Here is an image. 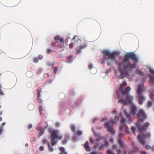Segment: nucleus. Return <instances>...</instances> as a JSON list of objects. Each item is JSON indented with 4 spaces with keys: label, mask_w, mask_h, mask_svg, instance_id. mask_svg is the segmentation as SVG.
I'll list each match as a JSON object with an SVG mask.
<instances>
[{
    "label": "nucleus",
    "mask_w": 154,
    "mask_h": 154,
    "mask_svg": "<svg viewBox=\"0 0 154 154\" xmlns=\"http://www.w3.org/2000/svg\"><path fill=\"white\" fill-rule=\"evenodd\" d=\"M25 146H28V144H25Z\"/></svg>",
    "instance_id": "52"
},
{
    "label": "nucleus",
    "mask_w": 154,
    "mask_h": 154,
    "mask_svg": "<svg viewBox=\"0 0 154 154\" xmlns=\"http://www.w3.org/2000/svg\"><path fill=\"white\" fill-rule=\"evenodd\" d=\"M38 58L39 59H42V58H43V56L42 55H39L38 56Z\"/></svg>",
    "instance_id": "30"
},
{
    "label": "nucleus",
    "mask_w": 154,
    "mask_h": 154,
    "mask_svg": "<svg viewBox=\"0 0 154 154\" xmlns=\"http://www.w3.org/2000/svg\"><path fill=\"white\" fill-rule=\"evenodd\" d=\"M78 42V41H77V43Z\"/></svg>",
    "instance_id": "60"
},
{
    "label": "nucleus",
    "mask_w": 154,
    "mask_h": 154,
    "mask_svg": "<svg viewBox=\"0 0 154 154\" xmlns=\"http://www.w3.org/2000/svg\"><path fill=\"white\" fill-rule=\"evenodd\" d=\"M131 91V88L129 87H128L127 88L125 89V90L123 92V93L124 94H126L128 92L130 91Z\"/></svg>",
    "instance_id": "13"
},
{
    "label": "nucleus",
    "mask_w": 154,
    "mask_h": 154,
    "mask_svg": "<svg viewBox=\"0 0 154 154\" xmlns=\"http://www.w3.org/2000/svg\"><path fill=\"white\" fill-rule=\"evenodd\" d=\"M54 39L56 40H61V38L60 36L59 35H57L55 37Z\"/></svg>",
    "instance_id": "19"
},
{
    "label": "nucleus",
    "mask_w": 154,
    "mask_h": 154,
    "mask_svg": "<svg viewBox=\"0 0 154 154\" xmlns=\"http://www.w3.org/2000/svg\"><path fill=\"white\" fill-rule=\"evenodd\" d=\"M56 125L57 126H58L59 125H60V123L59 122H57V123H56Z\"/></svg>",
    "instance_id": "41"
},
{
    "label": "nucleus",
    "mask_w": 154,
    "mask_h": 154,
    "mask_svg": "<svg viewBox=\"0 0 154 154\" xmlns=\"http://www.w3.org/2000/svg\"><path fill=\"white\" fill-rule=\"evenodd\" d=\"M48 150L51 152L53 151L54 150V149L51 146L50 144L49 143H48Z\"/></svg>",
    "instance_id": "11"
},
{
    "label": "nucleus",
    "mask_w": 154,
    "mask_h": 154,
    "mask_svg": "<svg viewBox=\"0 0 154 154\" xmlns=\"http://www.w3.org/2000/svg\"><path fill=\"white\" fill-rule=\"evenodd\" d=\"M106 127L107 128L108 130L110 132H112L113 130L112 126H109L107 124H106Z\"/></svg>",
    "instance_id": "16"
},
{
    "label": "nucleus",
    "mask_w": 154,
    "mask_h": 154,
    "mask_svg": "<svg viewBox=\"0 0 154 154\" xmlns=\"http://www.w3.org/2000/svg\"><path fill=\"white\" fill-rule=\"evenodd\" d=\"M108 145V142H106L105 143V144L102 145L101 146H100V148L101 150H103L104 149V148L106 146Z\"/></svg>",
    "instance_id": "14"
},
{
    "label": "nucleus",
    "mask_w": 154,
    "mask_h": 154,
    "mask_svg": "<svg viewBox=\"0 0 154 154\" xmlns=\"http://www.w3.org/2000/svg\"><path fill=\"white\" fill-rule=\"evenodd\" d=\"M149 70L150 72L152 73L153 74H154V70L152 68L150 67L149 68Z\"/></svg>",
    "instance_id": "23"
},
{
    "label": "nucleus",
    "mask_w": 154,
    "mask_h": 154,
    "mask_svg": "<svg viewBox=\"0 0 154 154\" xmlns=\"http://www.w3.org/2000/svg\"><path fill=\"white\" fill-rule=\"evenodd\" d=\"M42 143H43L45 144L47 143V141H46L45 140H43L42 141Z\"/></svg>",
    "instance_id": "44"
},
{
    "label": "nucleus",
    "mask_w": 154,
    "mask_h": 154,
    "mask_svg": "<svg viewBox=\"0 0 154 154\" xmlns=\"http://www.w3.org/2000/svg\"><path fill=\"white\" fill-rule=\"evenodd\" d=\"M39 149L40 151H43L44 149V147L42 146H41L39 147Z\"/></svg>",
    "instance_id": "29"
},
{
    "label": "nucleus",
    "mask_w": 154,
    "mask_h": 154,
    "mask_svg": "<svg viewBox=\"0 0 154 154\" xmlns=\"http://www.w3.org/2000/svg\"><path fill=\"white\" fill-rule=\"evenodd\" d=\"M69 136H67L66 135L65 136L63 140L62 141V144H66L67 142V141L69 140Z\"/></svg>",
    "instance_id": "9"
},
{
    "label": "nucleus",
    "mask_w": 154,
    "mask_h": 154,
    "mask_svg": "<svg viewBox=\"0 0 154 154\" xmlns=\"http://www.w3.org/2000/svg\"><path fill=\"white\" fill-rule=\"evenodd\" d=\"M71 129L72 131L74 132L75 131V126L73 124L71 125Z\"/></svg>",
    "instance_id": "17"
},
{
    "label": "nucleus",
    "mask_w": 154,
    "mask_h": 154,
    "mask_svg": "<svg viewBox=\"0 0 154 154\" xmlns=\"http://www.w3.org/2000/svg\"><path fill=\"white\" fill-rule=\"evenodd\" d=\"M133 99V97L132 96L129 95L127 97V101H124L122 99H119V103H121L123 105H125L127 103V102H128L131 105L130 106L131 111L130 112L131 115H134L136 114L137 109L136 107L134 105V104H133L131 100Z\"/></svg>",
    "instance_id": "2"
},
{
    "label": "nucleus",
    "mask_w": 154,
    "mask_h": 154,
    "mask_svg": "<svg viewBox=\"0 0 154 154\" xmlns=\"http://www.w3.org/2000/svg\"><path fill=\"white\" fill-rule=\"evenodd\" d=\"M2 118H0V121H2Z\"/></svg>",
    "instance_id": "50"
},
{
    "label": "nucleus",
    "mask_w": 154,
    "mask_h": 154,
    "mask_svg": "<svg viewBox=\"0 0 154 154\" xmlns=\"http://www.w3.org/2000/svg\"><path fill=\"white\" fill-rule=\"evenodd\" d=\"M2 131L3 128H1V127H0V135H1V133L2 132Z\"/></svg>",
    "instance_id": "37"
},
{
    "label": "nucleus",
    "mask_w": 154,
    "mask_h": 154,
    "mask_svg": "<svg viewBox=\"0 0 154 154\" xmlns=\"http://www.w3.org/2000/svg\"><path fill=\"white\" fill-rule=\"evenodd\" d=\"M125 119H123L122 120V123H123L124 124V122H125Z\"/></svg>",
    "instance_id": "42"
},
{
    "label": "nucleus",
    "mask_w": 154,
    "mask_h": 154,
    "mask_svg": "<svg viewBox=\"0 0 154 154\" xmlns=\"http://www.w3.org/2000/svg\"><path fill=\"white\" fill-rule=\"evenodd\" d=\"M150 98L151 99H153L154 97V95L153 94H151L150 95Z\"/></svg>",
    "instance_id": "33"
},
{
    "label": "nucleus",
    "mask_w": 154,
    "mask_h": 154,
    "mask_svg": "<svg viewBox=\"0 0 154 154\" xmlns=\"http://www.w3.org/2000/svg\"><path fill=\"white\" fill-rule=\"evenodd\" d=\"M127 85V83L126 82H124L121 85L120 90L121 91H122L123 89V86H126Z\"/></svg>",
    "instance_id": "15"
},
{
    "label": "nucleus",
    "mask_w": 154,
    "mask_h": 154,
    "mask_svg": "<svg viewBox=\"0 0 154 154\" xmlns=\"http://www.w3.org/2000/svg\"><path fill=\"white\" fill-rule=\"evenodd\" d=\"M78 38V36L76 35L73 38V40H74L75 39Z\"/></svg>",
    "instance_id": "31"
},
{
    "label": "nucleus",
    "mask_w": 154,
    "mask_h": 154,
    "mask_svg": "<svg viewBox=\"0 0 154 154\" xmlns=\"http://www.w3.org/2000/svg\"><path fill=\"white\" fill-rule=\"evenodd\" d=\"M131 129L132 131H134L135 130V128L134 127H132Z\"/></svg>",
    "instance_id": "39"
},
{
    "label": "nucleus",
    "mask_w": 154,
    "mask_h": 154,
    "mask_svg": "<svg viewBox=\"0 0 154 154\" xmlns=\"http://www.w3.org/2000/svg\"><path fill=\"white\" fill-rule=\"evenodd\" d=\"M141 154H146V152L144 151H142L141 152Z\"/></svg>",
    "instance_id": "43"
},
{
    "label": "nucleus",
    "mask_w": 154,
    "mask_h": 154,
    "mask_svg": "<svg viewBox=\"0 0 154 154\" xmlns=\"http://www.w3.org/2000/svg\"><path fill=\"white\" fill-rule=\"evenodd\" d=\"M33 62L35 63H36L38 62L37 58L36 57L34 58L33 59Z\"/></svg>",
    "instance_id": "26"
},
{
    "label": "nucleus",
    "mask_w": 154,
    "mask_h": 154,
    "mask_svg": "<svg viewBox=\"0 0 154 154\" xmlns=\"http://www.w3.org/2000/svg\"><path fill=\"white\" fill-rule=\"evenodd\" d=\"M91 154H97L96 152H91Z\"/></svg>",
    "instance_id": "47"
},
{
    "label": "nucleus",
    "mask_w": 154,
    "mask_h": 154,
    "mask_svg": "<svg viewBox=\"0 0 154 154\" xmlns=\"http://www.w3.org/2000/svg\"><path fill=\"white\" fill-rule=\"evenodd\" d=\"M107 154H114V153L111 150L109 149L107 151Z\"/></svg>",
    "instance_id": "22"
},
{
    "label": "nucleus",
    "mask_w": 154,
    "mask_h": 154,
    "mask_svg": "<svg viewBox=\"0 0 154 154\" xmlns=\"http://www.w3.org/2000/svg\"><path fill=\"white\" fill-rule=\"evenodd\" d=\"M124 113L126 115V116L127 117V118H128V117H129V115H128L127 114V113H126V111L125 110L124 111Z\"/></svg>",
    "instance_id": "27"
},
{
    "label": "nucleus",
    "mask_w": 154,
    "mask_h": 154,
    "mask_svg": "<svg viewBox=\"0 0 154 154\" xmlns=\"http://www.w3.org/2000/svg\"><path fill=\"white\" fill-rule=\"evenodd\" d=\"M60 150L61 152L60 154H67V152L65 151V149L63 147H60Z\"/></svg>",
    "instance_id": "10"
},
{
    "label": "nucleus",
    "mask_w": 154,
    "mask_h": 154,
    "mask_svg": "<svg viewBox=\"0 0 154 154\" xmlns=\"http://www.w3.org/2000/svg\"><path fill=\"white\" fill-rule=\"evenodd\" d=\"M149 125V124L148 123H146L145 124L143 128V130H142L141 128L139 129L140 131H141V132H140V133L138 135L137 140L142 145H143L144 143V139L146 137V135L145 132L146 130V128L148 127Z\"/></svg>",
    "instance_id": "3"
},
{
    "label": "nucleus",
    "mask_w": 154,
    "mask_h": 154,
    "mask_svg": "<svg viewBox=\"0 0 154 154\" xmlns=\"http://www.w3.org/2000/svg\"><path fill=\"white\" fill-rule=\"evenodd\" d=\"M50 133L51 134L50 138L52 146L55 145L57 142L58 139H61L62 134L59 130H51Z\"/></svg>",
    "instance_id": "1"
},
{
    "label": "nucleus",
    "mask_w": 154,
    "mask_h": 154,
    "mask_svg": "<svg viewBox=\"0 0 154 154\" xmlns=\"http://www.w3.org/2000/svg\"><path fill=\"white\" fill-rule=\"evenodd\" d=\"M120 77H122V75H121H121H120Z\"/></svg>",
    "instance_id": "55"
},
{
    "label": "nucleus",
    "mask_w": 154,
    "mask_h": 154,
    "mask_svg": "<svg viewBox=\"0 0 154 154\" xmlns=\"http://www.w3.org/2000/svg\"><path fill=\"white\" fill-rule=\"evenodd\" d=\"M32 127V125L31 124H29L28 126V129H30Z\"/></svg>",
    "instance_id": "32"
},
{
    "label": "nucleus",
    "mask_w": 154,
    "mask_h": 154,
    "mask_svg": "<svg viewBox=\"0 0 154 154\" xmlns=\"http://www.w3.org/2000/svg\"><path fill=\"white\" fill-rule=\"evenodd\" d=\"M116 73L117 74V75H118V74H117V73H117L116 72Z\"/></svg>",
    "instance_id": "57"
},
{
    "label": "nucleus",
    "mask_w": 154,
    "mask_h": 154,
    "mask_svg": "<svg viewBox=\"0 0 154 154\" xmlns=\"http://www.w3.org/2000/svg\"><path fill=\"white\" fill-rule=\"evenodd\" d=\"M122 115H121V114H120V118H122Z\"/></svg>",
    "instance_id": "49"
},
{
    "label": "nucleus",
    "mask_w": 154,
    "mask_h": 154,
    "mask_svg": "<svg viewBox=\"0 0 154 154\" xmlns=\"http://www.w3.org/2000/svg\"><path fill=\"white\" fill-rule=\"evenodd\" d=\"M150 82L152 84L154 83V78L153 77H150Z\"/></svg>",
    "instance_id": "21"
},
{
    "label": "nucleus",
    "mask_w": 154,
    "mask_h": 154,
    "mask_svg": "<svg viewBox=\"0 0 154 154\" xmlns=\"http://www.w3.org/2000/svg\"><path fill=\"white\" fill-rule=\"evenodd\" d=\"M141 89H140V88H139L138 90V92L139 93L141 91Z\"/></svg>",
    "instance_id": "45"
},
{
    "label": "nucleus",
    "mask_w": 154,
    "mask_h": 154,
    "mask_svg": "<svg viewBox=\"0 0 154 154\" xmlns=\"http://www.w3.org/2000/svg\"><path fill=\"white\" fill-rule=\"evenodd\" d=\"M145 100V98L143 96H139V100H138V102L140 104H142L143 103V101Z\"/></svg>",
    "instance_id": "8"
},
{
    "label": "nucleus",
    "mask_w": 154,
    "mask_h": 154,
    "mask_svg": "<svg viewBox=\"0 0 154 154\" xmlns=\"http://www.w3.org/2000/svg\"><path fill=\"white\" fill-rule=\"evenodd\" d=\"M93 66L92 65H90L89 66H88V68L91 69H92V68H93Z\"/></svg>",
    "instance_id": "34"
},
{
    "label": "nucleus",
    "mask_w": 154,
    "mask_h": 154,
    "mask_svg": "<svg viewBox=\"0 0 154 154\" xmlns=\"http://www.w3.org/2000/svg\"><path fill=\"white\" fill-rule=\"evenodd\" d=\"M87 46L85 44H84V45H81V48H84L86 47Z\"/></svg>",
    "instance_id": "28"
},
{
    "label": "nucleus",
    "mask_w": 154,
    "mask_h": 154,
    "mask_svg": "<svg viewBox=\"0 0 154 154\" xmlns=\"http://www.w3.org/2000/svg\"><path fill=\"white\" fill-rule=\"evenodd\" d=\"M5 122H3L2 124V125L3 126H4L5 125Z\"/></svg>",
    "instance_id": "46"
},
{
    "label": "nucleus",
    "mask_w": 154,
    "mask_h": 154,
    "mask_svg": "<svg viewBox=\"0 0 154 154\" xmlns=\"http://www.w3.org/2000/svg\"><path fill=\"white\" fill-rule=\"evenodd\" d=\"M80 51H79V52H78V53H80Z\"/></svg>",
    "instance_id": "58"
},
{
    "label": "nucleus",
    "mask_w": 154,
    "mask_h": 154,
    "mask_svg": "<svg viewBox=\"0 0 154 154\" xmlns=\"http://www.w3.org/2000/svg\"><path fill=\"white\" fill-rule=\"evenodd\" d=\"M128 58H131L132 59L137 61L138 59L134 54L132 53H128L125 54V60H127Z\"/></svg>",
    "instance_id": "5"
},
{
    "label": "nucleus",
    "mask_w": 154,
    "mask_h": 154,
    "mask_svg": "<svg viewBox=\"0 0 154 154\" xmlns=\"http://www.w3.org/2000/svg\"><path fill=\"white\" fill-rule=\"evenodd\" d=\"M90 141L91 142H93L94 141V140L91 138L90 139Z\"/></svg>",
    "instance_id": "38"
},
{
    "label": "nucleus",
    "mask_w": 154,
    "mask_h": 154,
    "mask_svg": "<svg viewBox=\"0 0 154 154\" xmlns=\"http://www.w3.org/2000/svg\"><path fill=\"white\" fill-rule=\"evenodd\" d=\"M146 148L148 149H150L152 150H154V148L153 147H151L149 146H147Z\"/></svg>",
    "instance_id": "20"
},
{
    "label": "nucleus",
    "mask_w": 154,
    "mask_h": 154,
    "mask_svg": "<svg viewBox=\"0 0 154 154\" xmlns=\"http://www.w3.org/2000/svg\"><path fill=\"white\" fill-rule=\"evenodd\" d=\"M97 145H96L95 146V147H97Z\"/></svg>",
    "instance_id": "54"
},
{
    "label": "nucleus",
    "mask_w": 154,
    "mask_h": 154,
    "mask_svg": "<svg viewBox=\"0 0 154 154\" xmlns=\"http://www.w3.org/2000/svg\"><path fill=\"white\" fill-rule=\"evenodd\" d=\"M132 68H134V67H132Z\"/></svg>",
    "instance_id": "59"
},
{
    "label": "nucleus",
    "mask_w": 154,
    "mask_h": 154,
    "mask_svg": "<svg viewBox=\"0 0 154 154\" xmlns=\"http://www.w3.org/2000/svg\"><path fill=\"white\" fill-rule=\"evenodd\" d=\"M77 134L79 136H80L82 134V131H77Z\"/></svg>",
    "instance_id": "24"
},
{
    "label": "nucleus",
    "mask_w": 154,
    "mask_h": 154,
    "mask_svg": "<svg viewBox=\"0 0 154 154\" xmlns=\"http://www.w3.org/2000/svg\"><path fill=\"white\" fill-rule=\"evenodd\" d=\"M79 42H80V40H79Z\"/></svg>",
    "instance_id": "56"
},
{
    "label": "nucleus",
    "mask_w": 154,
    "mask_h": 154,
    "mask_svg": "<svg viewBox=\"0 0 154 154\" xmlns=\"http://www.w3.org/2000/svg\"><path fill=\"white\" fill-rule=\"evenodd\" d=\"M152 101H149L148 103V105L149 106H152Z\"/></svg>",
    "instance_id": "25"
},
{
    "label": "nucleus",
    "mask_w": 154,
    "mask_h": 154,
    "mask_svg": "<svg viewBox=\"0 0 154 154\" xmlns=\"http://www.w3.org/2000/svg\"><path fill=\"white\" fill-rule=\"evenodd\" d=\"M122 129V126H120V128H119V129Z\"/></svg>",
    "instance_id": "48"
},
{
    "label": "nucleus",
    "mask_w": 154,
    "mask_h": 154,
    "mask_svg": "<svg viewBox=\"0 0 154 154\" xmlns=\"http://www.w3.org/2000/svg\"><path fill=\"white\" fill-rule=\"evenodd\" d=\"M84 147L86 148V149L87 150H89L90 149L89 146H88V142H86V143L84 144Z\"/></svg>",
    "instance_id": "12"
},
{
    "label": "nucleus",
    "mask_w": 154,
    "mask_h": 154,
    "mask_svg": "<svg viewBox=\"0 0 154 154\" xmlns=\"http://www.w3.org/2000/svg\"><path fill=\"white\" fill-rule=\"evenodd\" d=\"M38 101L39 103H41L42 102L41 100L40 99H38Z\"/></svg>",
    "instance_id": "40"
},
{
    "label": "nucleus",
    "mask_w": 154,
    "mask_h": 154,
    "mask_svg": "<svg viewBox=\"0 0 154 154\" xmlns=\"http://www.w3.org/2000/svg\"><path fill=\"white\" fill-rule=\"evenodd\" d=\"M146 117V116L144 111L142 109L140 110L138 114V118L140 120H141Z\"/></svg>",
    "instance_id": "6"
},
{
    "label": "nucleus",
    "mask_w": 154,
    "mask_h": 154,
    "mask_svg": "<svg viewBox=\"0 0 154 154\" xmlns=\"http://www.w3.org/2000/svg\"><path fill=\"white\" fill-rule=\"evenodd\" d=\"M118 152L119 153H121V152H120L119 151V150H118Z\"/></svg>",
    "instance_id": "51"
},
{
    "label": "nucleus",
    "mask_w": 154,
    "mask_h": 154,
    "mask_svg": "<svg viewBox=\"0 0 154 154\" xmlns=\"http://www.w3.org/2000/svg\"><path fill=\"white\" fill-rule=\"evenodd\" d=\"M102 52L106 56V58H109V60L110 59L112 61H115V55L116 54L115 52L113 53L110 52L108 50H103Z\"/></svg>",
    "instance_id": "4"
},
{
    "label": "nucleus",
    "mask_w": 154,
    "mask_h": 154,
    "mask_svg": "<svg viewBox=\"0 0 154 154\" xmlns=\"http://www.w3.org/2000/svg\"><path fill=\"white\" fill-rule=\"evenodd\" d=\"M2 112H1V113L0 114V115H2Z\"/></svg>",
    "instance_id": "53"
},
{
    "label": "nucleus",
    "mask_w": 154,
    "mask_h": 154,
    "mask_svg": "<svg viewBox=\"0 0 154 154\" xmlns=\"http://www.w3.org/2000/svg\"><path fill=\"white\" fill-rule=\"evenodd\" d=\"M119 118L118 116H116L115 117V120L114 121H112L111 122V123H113L116 122L117 121H118L119 120Z\"/></svg>",
    "instance_id": "18"
},
{
    "label": "nucleus",
    "mask_w": 154,
    "mask_h": 154,
    "mask_svg": "<svg viewBox=\"0 0 154 154\" xmlns=\"http://www.w3.org/2000/svg\"><path fill=\"white\" fill-rule=\"evenodd\" d=\"M43 133H44V132H43V130L40 131V135H42L43 134Z\"/></svg>",
    "instance_id": "36"
},
{
    "label": "nucleus",
    "mask_w": 154,
    "mask_h": 154,
    "mask_svg": "<svg viewBox=\"0 0 154 154\" xmlns=\"http://www.w3.org/2000/svg\"><path fill=\"white\" fill-rule=\"evenodd\" d=\"M73 43H71V44H70V45H69V47L70 48H72V46H73Z\"/></svg>",
    "instance_id": "35"
},
{
    "label": "nucleus",
    "mask_w": 154,
    "mask_h": 154,
    "mask_svg": "<svg viewBox=\"0 0 154 154\" xmlns=\"http://www.w3.org/2000/svg\"><path fill=\"white\" fill-rule=\"evenodd\" d=\"M126 65L125 63H122L119 65V67L120 70V72L122 75L125 73V71L126 69V67H125Z\"/></svg>",
    "instance_id": "7"
}]
</instances>
